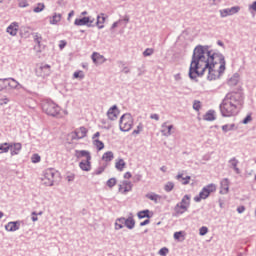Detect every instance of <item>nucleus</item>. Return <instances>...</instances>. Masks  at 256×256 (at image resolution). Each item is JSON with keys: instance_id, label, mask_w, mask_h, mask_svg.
Returning <instances> with one entry per match:
<instances>
[{"instance_id": "obj_1", "label": "nucleus", "mask_w": 256, "mask_h": 256, "mask_svg": "<svg viewBox=\"0 0 256 256\" xmlns=\"http://www.w3.org/2000/svg\"><path fill=\"white\" fill-rule=\"evenodd\" d=\"M225 65V56L221 52L209 50V46L198 45L193 51L188 77L197 82V77H203L208 70V81H216L225 73Z\"/></svg>"}, {"instance_id": "obj_2", "label": "nucleus", "mask_w": 256, "mask_h": 256, "mask_svg": "<svg viewBox=\"0 0 256 256\" xmlns=\"http://www.w3.org/2000/svg\"><path fill=\"white\" fill-rule=\"evenodd\" d=\"M241 105H243V95L239 92H230L220 104V113L222 117H235Z\"/></svg>"}, {"instance_id": "obj_3", "label": "nucleus", "mask_w": 256, "mask_h": 256, "mask_svg": "<svg viewBox=\"0 0 256 256\" xmlns=\"http://www.w3.org/2000/svg\"><path fill=\"white\" fill-rule=\"evenodd\" d=\"M42 111L50 117H63L61 107L51 99H46L42 102Z\"/></svg>"}, {"instance_id": "obj_4", "label": "nucleus", "mask_w": 256, "mask_h": 256, "mask_svg": "<svg viewBox=\"0 0 256 256\" xmlns=\"http://www.w3.org/2000/svg\"><path fill=\"white\" fill-rule=\"evenodd\" d=\"M60 176L61 174L59 171L55 170V168H48L44 171L42 182L46 187H53L55 185V181H57Z\"/></svg>"}, {"instance_id": "obj_5", "label": "nucleus", "mask_w": 256, "mask_h": 256, "mask_svg": "<svg viewBox=\"0 0 256 256\" xmlns=\"http://www.w3.org/2000/svg\"><path fill=\"white\" fill-rule=\"evenodd\" d=\"M134 121L135 120L133 119V115L129 113L123 114L119 120L120 131H123L124 133L131 131V129H133Z\"/></svg>"}, {"instance_id": "obj_6", "label": "nucleus", "mask_w": 256, "mask_h": 256, "mask_svg": "<svg viewBox=\"0 0 256 256\" xmlns=\"http://www.w3.org/2000/svg\"><path fill=\"white\" fill-rule=\"evenodd\" d=\"M217 191V185L211 183L202 188L198 196L194 197V201L196 203H201L202 199H207L211 193H215Z\"/></svg>"}, {"instance_id": "obj_7", "label": "nucleus", "mask_w": 256, "mask_h": 256, "mask_svg": "<svg viewBox=\"0 0 256 256\" xmlns=\"http://www.w3.org/2000/svg\"><path fill=\"white\" fill-rule=\"evenodd\" d=\"M189 205H191V196L186 194L182 198L181 202L176 204L174 211L177 215H183V213L189 209Z\"/></svg>"}, {"instance_id": "obj_8", "label": "nucleus", "mask_w": 256, "mask_h": 256, "mask_svg": "<svg viewBox=\"0 0 256 256\" xmlns=\"http://www.w3.org/2000/svg\"><path fill=\"white\" fill-rule=\"evenodd\" d=\"M36 75L37 77H49V75H51V66L49 64H44L42 66H40L37 70H36Z\"/></svg>"}, {"instance_id": "obj_9", "label": "nucleus", "mask_w": 256, "mask_h": 256, "mask_svg": "<svg viewBox=\"0 0 256 256\" xmlns=\"http://www.w3.org/2000/svg\"><path fill=\"white\" fill-rule=\"evenodd\" d=\"M87 137V128L80 127L74 131V134L72 135V139L79 141V139H85Z\"/></svg>"}, {"instance_id": "obj_10", "label": "nucleus", "mask_w": 256, "mask_h": 256, "mask_svg": "<svg viewBox=\"0 0 256 256\" xmlns=\"http://www.w3.org/2000/svg\"><path fill=\"white\" fill-rule=\"evenodd\" d=\"M75 157L77 159H83L82 161H91V152L87 150H76Z\"/></svg>"}, {"instance_id": "obj_11", "label": "nucleus", "mask_w": 256, "mask_h": 256, "mask_svg": "<svg viewBox=\"0 0 256 256\" xmlns=\"http://www.w3.org/2000/svg\"><path fill=\"white\" fill-rule=\"evenodd\" d=\"M118 115H119V108H117V105H113L107 111V117L108 119H110V121L117 120Z\"/></svg>"}, {"instance_id": "obj_12", "label": "nucleus", "mask_w": 256, "mask_h": 256, "mask_svg": "<svg viewBox=\"0 0 256 256\" xmlns=\"http://www.w3.org/2000/svg\"><path fill=\"white\" fill-rule=\"evenodd\" d=\"M241 8L239 6H234L231 8H226L220 11L221 17H229V15H235V13H239Z\"/></svg>"}, {"instance_id": "obj_13", "label": "nucleus", "mask_w": 256, "mask_h": 256, "mask_svg": "<svg viewBox=\"0 0 256 256\" xmlns=\"http://www.w3.org/2000/svg\"><path fill=\"white\" fill-rule=\"evenodd\" d=\"M6 80V89L9 87L10 89H21L23 86L19 84L15 78H5Z\"/></svg>"}, {"instance_id": "obj_14", "label": "nucleus", "mask_w": 256, "mask_h": 256, "mask_svg": "<svg viewBox=\"0 0 256 256\" xmlns=\"http://www.w3.org/2000/svg\"><path fill=\"white\" fill-rule=\"evenodd\" d=\"M231 182H229V179L224 178L220 182V195H227L229 193V185Z\"/></svg>"}, {"instance_id": "obj_15", "label": "nucleus", "mask_w": 256, "mask_h": 256, "mask_svg": "<svg viewBox=\"0 0 256 256\" xmlns=\"http://www.w3.org/2000/svg\"><path fill=\"white\" fill-rule=\"evenodd\" d=\"M20 228H21L20 221L8 222L7 225L5 226L6 231H10L12 233L15 231H19Z\"/></svg>"}, {"instance_id": "obj_16", "label": "nucleus", "mask_w": 256, "mask_h": 256, "mask_svg": "<svg viewBox=\"0 0 256 256\" xmlns=\"http://www.w3.org/2000/svg\"><path fill=\"white\" fill-rule=\"evenodd\" d=\"M11 147H10V155L12 157H15V155H19V153H21V149H23V146L21 145V143L17 142V143H10Z\"/></svg>"}, {"instance_id": "obj_17", "label": "nucleus", "mask_w": 256, "mask_h": 256, "mask_svg": "<svg viewBox=\"0 0 256 256\" xmlns=\"http://www.w3.org/2000/svg\"><path fill=\"white\" fill-rule=\"evenodd\" d=\"M6 32L9 33V35H11L12 37H15L19 32V24L17 22L11 23L7 27Z\"/></svg>"}, {"instance_id": "obj_18", "label": "nucleus", "mask_w": 256, "mask_h": 256, "mask_svg": "<svg viewBox=\"0 0 256 256\" xmlns=\"http://www.w3.org/2000/svg\"><path fill=\"white\" fill-rule=\"evenodd\" d=\"M228 163H229L230 169H233V171H235L236 175L241 174V170L239 169V167H237L239 165V160H237V158H235V157L231 158L228 161Z\"/></svg>"}, {"instance_id": "obj_19", "label": "nucleus", "mask_w": 256, "mask_h": 256, "mask_svg": "<svg viewBox=\"0 0 256 256\" xmlns=\"http://www.w3.org/2000/svg\"><path fill=\"white\" fill-rule=\"evenodd\" d=\"M173 130V125H168L167 122H164L161 125V133L164 137H171V131Z\"/></svg>"}, {"instance_id": "obj_20", "label": "nucleus", "mask_w": 256, "mask_h": 256, "mask_svg": "<svg viewBox=\"0 0 256 256\" xmlns=\"http://www.w3.org/2000/svg\"><path fill=\"white\" fill-rule=\"evenodd\" d=\"M74 25H76V27H83L86 25V27H88L89 25V17L88 16H84L82 18H76L74 21Z\"/></svg>"}, {"instance_id": "obj_21", "label": "nucleus", "mask_w": 256, "mask_h": 256, "mask_svg": "<svg viewBox=\"0 0 256 256\" xmlns=\"http://www.w3.org/2000/svg\"><path fill=\"white\" fill-rule=\"evenodd\" d=\"M124 227L127 229H135V218L133 216H129L128 218L124 217Z\"/></svg>"}, {"instance_id": "obj_22", "label": "nucleus", "mask_w": 256, "mask_h": 256, "mask_svg": "<svg viewBox=\"0 0 256 256\" xmlns=\"http://www.w3.org/2000/svg\"><path fill=\"white\" fill-rule=\"evenodd\" d=\"M79 167L82 171H86V172L91 171V160H82L79 163Z\"/></svg>"}, {"instance_id": "obj_23", "label": "nucleus", "mask_w": 256, "mask_h": 256, "mask_svg": "<svg viewBox=\"0 0 256 256\" xmlns=\"http://www.w3.org/2000/svg\"><path fill=\"white\" fill-rule=\"evenodd\" d=\"M105 19L104 13L97 16L96 27H98V29H104L105 25L103 24L105 23Z\"/></svg>"}, {"instance_id": "obj_24", "label": "nucleus", "mask_w": 256, "mask_h": 256, "mask_svg": "<svg viewBox=\"0 0 256 256\" xmlns=\"http://www.w3.org/2000/svg\"><path fill=\"white\" fill-rule=\"evenodd\" d=\"M115 231H119L125 227L124 217L117 218L114 224Z\"/></svg>"}, {"instance_id": "obj_25", "label": "nucleus", "mask_w": 256, "mask_h": 256, "mask_svg": "<svg viewBox=\"0 0 256 256\" xmlns=\"http://www.w3.org/2000/svg\"><path fill=\"white\" fill-rule=\"evenodd\" d=\"M150 213H151V211H149V209L142 210L137 213V217H138V219H145V218L151 219Z\"/></svg>"}, {"instance_id": "obj_26", "label": "nucleus", "mask_w": 256, "mask_h": 256, "mask_svg": "<svg viewBox=\"0 0 256 256\" xmlns=\"http://www.w3.org/2000/svg\"><path fill=\"white\" fill-rule=\"evenodd\" d=\"M112 159H115V155L112 151L105 152L102 156V161H105V163H110Z\"/></svg>"}, {"instance_id": "obj_27", "label": "nucleus", "mask_w": 256, "mask_h": 256, "mask_svg": "<svg viewBox=\"0 0 256 256\" xmlns=\"http://www.w3.org/2000/svg\"><path fill=\"white\" fill-rule=\"evenodd\" d=\"M204 121H215V112L214 110H209L206 112V114L203 116Z\"/></svg>"}, {"instance_id": "obj_28", "label": "nucleus", "mask_w": 256, "mask_h": 256, "mask_svg": "<svg viewBox=\"0 0 256 256\" xmlns=\"http://www.w3.org/2000/svg\"><path fill=\"white\" fill-rule=\"evenodd\" d=\"M61 14L54 13L53 16L50 18V24L51 25H57L61 21Z\"/></svg>"}, {"instance_id": "obj_29", "label": "nucleus", "mask_w": 256, "mask_h": 256, "mask_svg": "<svg viewBox=\"0 0 256 256\" xmlns=\"http://www.w3.org/2000/svg\"><path fill=\"white\" fill-rule=\"evenodd\" d=\"M10 149H11L10 143L5 142V143L0 144V154L1 153H9Z\"/></svg>"}, {"instance_id": "obj_30", "label": "nucleus", "mask_w": 256, "mask_h": 256, "mask_svg": "<svg viewBox=\"0 0 256 256\" xmlns=\"http://www.w3.org/2000/svg\"><path fill=\"white\" fill-rule=\"evenodd\" d=\"M237 83H239V74H234L233 77H231V78L228 80V84H229L231 87H235V85H237Z\"/></svg>"}, {"instance_id": "obj_31", "label": "nucleus", "mask_w": 256, "mask_h": 256, "mask_svg": "<svg viewBox=\"0 0 256 256\" xmlns=\"http://www.w3.org/2000/svg\"><path fill=\"white\" fill-rule=\"evenodd\" d=\"M125 165V160L119 159V161H117L115 164V168L117 169V171H123V169H125Z\"/></svg>"}, {"instance_id": "obj_32", "label": "nucleus", "mask_w": 256, "mask_h": 256, "mask_svg": "<svg viewBox=\"0 0 256 256\" xmlns=\"http://www.w3.org/2000/svg\"><path fill=\"white\" fill-rule=\"evenodd\" d=\"M94 145L98 151H103V149H105V144L99 139H94Z\"/></svg>"}, {"instance_id": "obj_33", "label": "nucleus", "mask_w": 256, "mask_h": 256, "mask_svg": "<svg viewBox=\"0 0 256 256\" xmlns=\"http://www.w3.org/2000/svg\"><path fill=\"white\" fill-rule=\"evenodd\" d=\"M176 178L178 179V181L180 179H182L184 182H182V185H189V181L191 180V176H186V177H183V174H178L176 176Z\"/></svg>"}, {"instance_id": "obj_34", "label": "nucleus", "mask_w": 256, "mask_h": 256, "mask_svg": "<svg viewBox=\"0 0 256 256\" xmlns=\"http://www.w3.org/2000/svg\"><path fill=\"white\" fill-rule=\"evenodd\" d=\"M235 129V124H225L222 126V131L228 133V131H233Z\"/></svg>"}, {"instance_id": "obj_35", "label": "nucleus", "mask_w": 256, "mask_h": 256, "mask_svg": "<svg viewBox=\"0 0 256 256\" xmlns=\"http://www.w3.org/2000/svg\"><path fill=\"white\" fill-rule=\"evenodd\" d=\"M146 198L150 199V201H154V203H157V201H159V195L155 193L146 194Z\"/></svg>"}, {"instance_id": "obj_36", "label": "nucleus", "mask_w": 256, "mask_h": 256, "mask_svg": "<svg viewBox=\"0 0 256 256\" xmlns=\"http://www.w3.org/2000/svg\"><path fill=\"white\" fill-rule=\"evenodd\" d=\"M175 188V184L173 182H167L164 186V191L166 193H171V190Z\"/></svg>"}, {"instance_id": "obj_37", "label": "nucleus", "mask_w": 256, "mask_h": 256, "mask_svg": "<svg viewBox=\"0 0 256 256\" xmlns=\"http://www.w3.org/2000/svg\"><path fill=\"white\" fill-rule=\"evenodd\" d=\"M107 187H109L110 189H113V187H115V185H117V179L115 178H110L107 182H106Z\"/></svg>"}, {"instance_id": "obj_38", "label": "nucleus", "mask_w": 256, "mask_h": 256, "mask_svg": "<svg viewBox=\"0 0 256 256\" xmlns=\"http://www.w3.org/2000/svg\"><path fill=\"white\" fill-rule=\"evenodd\" d=\"M73 77L74 79H85V74L83 73V71L79 70L74 72Z\"/></svg>"}, {"instance_id": "obj_39", "label": "nucleus", "mask_w": 256, "mask_h": 256, "mask_svg": "<svg viewBox=\"0 0 256 256\" xmlns=\"http://www.w3.org/2000/svg\"><path fill=\"white\" fill-rule=\"evenodd\" d=\"M143 131V123H139L137 128L133 130L132 135L135 137V135H139Z\"/></svg>"}, {"instance_id": "obj_40", "label": "nucleus", "mask_w": 256, "mask_h": 256, "mask_svg": "<svg viewBox=\"0 0 256 256\" xmlns=\"http://www.w3.org/2000/svg\"><path fill=\"white\" fill-rule=\"evenodd\" d=\"M45 9V4L39 3L36 7H34L33 11L34 13H41Z\"/></svg>"}, {"instance_id": "obj_41", "label": "nucleus", "mask_w": 256, "mask_h": 256, "mask_svg": "<svg viewBox=\"0 0 256 256\" xmlns=\"http://www.w3.org/2000/svg\"><path fill=\"white\" fill-rule=\"evenodd\" d=\"M41 41H43V37L41 36V34L35 33V34H34V42H35L37 45H41Z\"/></svg>"}, {"instance_id": "obj_42", "label": "nucleus", "mask_w": 256, "mask_h": 256, "mask_svg": "<svg viewBox=\"0 0 256 256\" xmlns=\"http://www.w3.org/2000/svg\"><path fill=\"white\" fill-rule=\"evenodd\" d=\"M248 11L252 14L255 15L256 13V1L252 2V4H250L248 6Z\"/></svg>"}, {"instance_id": "obj_43", "label": "nucleus", "mask_w": 256, "mask_h": 256, "mask_svg": "<svg viewBox=\"0 0 256 256\" xmlns=\"http://www.w3.org/2000/svg\"><path fill=\"white\" fill-rule=\"evenodd\" d=\"M207 233H209V228H207L206 226H202L200 229H199V235L201 237H204V235H207Z\"/></svg>"}, {"instance_id": "obj_44", "label": "nucleus", "mask_w": 256, "mask_h": 256, "mask_svg": "<svg viewBox=\"0 0 256 256\" xmlns=\"http://www.w3.org/2000/svg\"><path fill=\"white\" fill-rule=\"evenodd\" d=\"M193 109H194V111H200L201 110V101L194 100Z\"/></svg>"}, {"instance_id": "obj_45", "label": "nucleus", "mask_w": 256, "mask_h": 256, "mask_svg": "<svg viewBox=\"0 0 256 256\" xmlns=\"http://www.w3.org/2000/svg\"><path fill=\"white\" fill-rule=\"evenodd\" d=\"M32 163H40L41 162V156L39 154H33L31 157Z\"/></svg>"}, {"instance_id": "obj_46", "label": "nucleus", "mask_w": 256, "mask_h": 256, "mask_svg": "<svg viewBox=\"0 0 256 256\" xmlns=\"http://www.w3.org/2000/svg\"><path fill=\"white\" fill-rule=\"evenodd\" d=\"M154 50L152 48H147L144 52H143V56L144 57H151V55H153Z\"/></svg>"}, {"instance_id": "obj_47", "label": "nucleus", "mask_w": 256, "mask_h": 256, "mask_svg": "<svg viewBox=\"0 0 256 256\" xmlns=\"http://www.w3.org/2000/svg\"><path fill=\"white\" fill-rule=\"evenodd\" d=\"M169 254V248L163 247L159 250V255L161 256H167Z\"/></svg>"}, {"instance_id": "obj_48", "label": "nucleus", "mask_w": 256, "mask_h": 256, "mask_svg": "<svg viewBox=\"0 0 256 256\" xmlns=\"http://www.w3.org/2000/svg\"><path fill=\"white\" fill-rule=\"evenodd\" d=\"M18 6L21 8L29 7L27 0H18Z\"/></svg>"}, {"instance_id": "obj_49", "label": "nucleus", "mask_w": 256, "mask_h": 256, "mask_svg": "<svg viewBox=\"0 0 256 256\" xmlns=\"http://www.w3.org/2000/svg\"><path fill=\"white\" fill-rule=\"evenodd\" d=\"M3 89H7V84L5 78H0V91H3Z\"/></svg>"}, {"instance_id": "obj_50", "label": "nucleus", "mask_w": 256, "mask_h": 256, "mask_svg": "<svg viewBox=\"0 0 256 256\" xmlns=\"http://www.w3.org/2000/svg\"><path fill=\"white\" fill-rule=\"evenodd\" d=\"M105 171V166H100L94 171V175H101Z\"/></svg>"}, {"instance_id": "obj_51", "label": "nucleus", "mask_w": 256, "mask_h": 256, "mask_svg": "<svg viewBox=\"0 0 256 256\" xmlns=\"http://www.w3.org/2000/svg\"><path fill=\"white\" fill-rule=\"evenodd\" d=\"M252 117H251V114H248L243 120H242V123L243 125H247V123H250V121H252Z\"/></svg>"}, {"instance_id": "obj_52", "label": "nucleus", "mask_w": 256, "mask_h": 256, "mask_svg": "<svg viewBox=\"0 0 256 256\" xmlns=\"http://www.w3.org/2000/svg\"><path fill=\"white\" fill-rule=\"evenodd\" d=\"M181 237H183V231H178L174 233V239L176 241H179V239H181Z\"/></svg>"}, {"instance_id": "obj_53", "label": "nucleus", "mask_w": 256, "mask_h": 256, "mask_svg": "<svg viewBox=\"0 0 256 256\" xmlns=\"http://www.w3.org/2000/svg\"><path fill=\"white\" fill-rule=\"evenodd\" d=\"M66 179H67V181H68L69 183L75 181V174H73V173L68 174L67 177H66Z\"/></svg>"}, {"instance_id": "obj_54", "label": "nucleus", "mask_w": 256, "mask_h": 256, "mask_svg": "<svg viewBox=\"0 0 256 256\" xmlns=\"http://www.w3.org/2000/svg\"><path fill=\"white\" fill-rule=\"evenodd\" d=\"M134 182L135 183H139V181H141V179H143V176L141 174H136L133 176Z\"/></svg>"}, {"instance_id": "obj_55", "label": "nucleus", "mask_w": 256, "mask_h": 256, "mask_svg": "<svg viewBox=\"0 0 256 256\" xmlns=\"http://www.w3.org/2000/svg\"><path fill=\"white\" fill-rule=\"evenodd\" d=\"M88 17H89L88 27L97 26L96 24H93V23H95V18H92L91 16H88Z\"/></svg>"}, {"instance_id": "obj_56", "label": "nucleus", "mask_w": 256, "mask_h": 256, "mask_svg": "<svg viewBox=\"0 0 256 256\" xmlns=\"http://www.w3.org/2000/svg\"><path fill=\"white\" fill-rule=\"evenodd\" d=\"M7 103H9V98L4 97V98H0V105H7Z\"/></svg>"}, {"instance_id": "obj_57", "label": "nucleus", "mask_w": 256, "mask_h": 256, "mask_svg": "<svg viewBox=\"0 0 256 256\" xmlns=\"http://www.w3.org/2000/svg\"><path fill=\"white\" fill-rule=\"evenodd\" d=\"M99 56V53L93 52L91 59L94 63H97V57Z\"/></svg>"}, {"instance_id": "obj_58", "label": "nucleus", "mask_w": 256, "mask_h": 256, "mask_svg": "<svg viewBox=\"0 0 256 256\" xmlns=\"http://www.w3.org/2000/svg\"><path fill=\"white\" fill-rule=\"evenodd\" d=\"M37 212H32L31 220L35 223V221H39V218L37 217Z\"/></svg>"}, {"instance_id": "obj_59", "label": "nucleus", "mask_w": 256, "mask_h": 256, "mask_svg": "<svg viewBox=\"0 0 256 256\" xmlns=\"http://www.w3.org/2000/svg\"><path fill=\"white\" fill-rule=\"evenodd\" d=\"M149 223H151V220H149V218H148L140 223V227H145V225H149Z\"/></svg>"}, {"instance_id": "obj_60", "label": "nucleus", "mask_w": 256, "mask_h": 256, "mask_svg": "<svg viewBox=\"0 0 256 256\" xmlns=\"http://www.w3.org/2000/svg\"><path fill=\"white\" fill-rule=\"evenodd\" d=\"M237 212L238 213H245V206H239L238 208H237Z\"/></svg>"}, {"instance_id": "obj_61", "label": "nucleus", "mask_w": 256, "mask_h": 256, "mask_svg": "<svg viewBox=\"0 0 256 256\" xmlns=\"http://www.w3.org/2000/svg\"><path fill=\"white\" fill-rule=\"evenodd\" d=\"M131 177H133V175H131V172H126L124 174V179H131Z\"/></svg>"}, {"instance_id": "obj_62", "label": "nucleus", "mask_w": 256, "mask_h": 256, "mask_svg": "<svg viewBox=\"0 0 256 256\" xmlns=\"http://www.w3.org/2000/svg\"><path fill=\"white\" fill-rule=\"evenodd\" d=\"M73 15H75V11L71 10V11L69 12V14H68L67 20H68V21H71V17H73Z\"/></svg>"}, {"instance_id": "obj_63", "label": "nucleus", "mask_w": 256, "mask_h": 256, "mask_svg": "<svg viewBox=\"0 0 256 256\" xmlns=\"http://www.w3.org/2000/svg\"><path fill=\"white\" fill-rule=\"evenodd\" d=\"M150 119H155V121H159V116L158 114H152L150 115Z\"/></svg>"}, {"instance_id": "obj_64", "label": "nucleus", "mask_w": 256, "mask_h": 256, "mask_svg": "<svg viewBox=\"0 0 256 256\" xmlns=\"http://www.w3.org/2000/svg\"><path fill=\"white\" fill-rule=\"evenodd\" d=\"M122 71L125 73V75L131 72V70L127 66H125Z\"/></svg>"}]
</instances>
